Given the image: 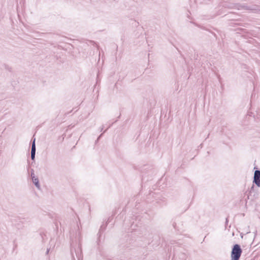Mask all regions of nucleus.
<instances>
[{
	"instance_id": "obj_2",
	"label": "nucleus",
	"mask_w": 260,
	"mask_h": 260,
	"mask_svg": "<svg viewBox=\"0 0 260 260\" xmlns=\"http://www.w3.org/2000/svg\"><path fill=\"white\" fill-rule=\"evenodd\" d=\"M235 8L238 10H250L253 13L260 14V6L257 5L248 6L245 4H236Z\"/></svg>"
},
{
	"instance_id": "obj_12",
	"label": "nucleus",
	"mask_w": 260,
	"mask_h": 260,
	"mask_svg": "<svg viewBox=\"0 0 260 260\" xmlns=\"http://www.w3.org/2000/svg\"><path fill=\"white\" fill-rule=\"evenodd\" d=\"M102 134H101V135L99 136V137L98 138V139H97V140H98V141L100 139V138L102 137Z\"/></svg>"
},
{
	"instance_id": "obj_3",
	"label": "nucleus",
	"mask_w": 260,
	"mask_h": 260,
	"mask_svg": "<svg viewBox=\"0 0 260 260\" xmlns=\"http://www.w3.org/2000/svg\"><path fill=\"white\" fill-rule=\"evenodd\" d=\"M242 252V250L240 245H234L231 251V260H239Z\"/></svg>"
},
{
	"instance_id": "obj_1",
	"label": "nucleus",
	"mask_w": 260,
	"mask_h": 260,
	"mask_svg": "<svg viewBox=\"0 0 260 260\" xmlns=\"http://www.w3.org/2000/svg\"><path fill=\"white\" fill-rule=\"evenodd\" d=\"M76 236L78 237V240H75V241L73 240H72V242L71 243V252L72 255V257L74 258V252L76 257L79 259L82 254V250L80 244V233L79 232L76 233Z\"/></svg>"
},
{
	"instance_id": "obj_10",
	"label": "nucleus",
	"mask_w": 260,
	"mask_h": 260,
	"mask_svg": "<svg viewBox=\"0 0 260 260\" xmlns=\"http://www.w3.org/2000/svg\"><path fill=\"white\" fill-rule=\"evenodd\" d=\"M173 227H174L175 229H176V223H174L173 224Z\"/></svg>"
},
{
	"instance_id": "obj_9",
	"label": "nucleus",
	"mask_w": 260,
	"mask_h": 260,
	"mask_svg": "<svg viewBox=\"0 0 260 260\" xmlns=\"http://www.w3.org/2000/svg\"><path fill=\"white\" fill-rule=\"evenodd\" d=\"M31 179H32V178H36V177L35 176V174H34V171L33 169L31 170Z\"/></svg>"
},
{
	"instance_id": "obj_14",
	"label": "nucleus",
	"mask_w": 260,
	"mask_h": 260,
	"mask_svg": "<svg viewBox=\"0 0 260 260\" xmlns=\"http://www.w3.org/2000/svg\"><path fill=\"white\" fill-rule=\"evenodd\" d=\"M102 229H103V225H102V226H101V228H100V231H101Z\"/></svg>"
},
{
	"instance_id": "obj_11",
	"label": "nucleus",
	"mask_w": 260,
	"mask_h": 260,
	"mask_svg": "<svg viewBox=\"0 0 260 260\" xmlns=\"http://www.w3.org/2000/svg\"><path fill=\"white\" fill-rule=\"evenodd\" d=\"M103 129H104V126L102 125V126L100 128L101 132H102L103 130Z\"/></svg>"
},
{
	"instance_id": "obj_13",
	"label": "nucleus",
	"mask_w": 260,
	"mask_h": 260,
	"mask_svg": "<svg viewBox=\"0 0 260 260\" xmlns=\"http://www.w3.org/2000/svg\"><path fill=\"white\" fill-rule=\"evenodd\" d=\"M49 249H47V251H46V254H48L49 253Z\"/></svg>"
},
{
	"instance_id": "obj_8",
	"label": "nucleus",
	"mask_w": 260,
	"mask_h": 260,
	"mask_svg": "<svg viewBox=\"0 0 260 260\" xmlns=\"http://www.w3.org/2000/svg\"><path fill=\"white\" fill-rule=\"evenodd\" d=\"M254 185L252 184V186L251 187L250 190H249V194H251L253 192H254Z\"/></svg>"
},
{
	"instance_id": "obj_6",
	"label": "nucleus",
	"mask_w": 260,
	"mask_h": 260,
	"mask_svg": "<svg viewBox=\"0 0 260 260\" xmlns=\"http://www.w3.org/2000/svg\"><path fill=\"white\" fill-rule=\"evenodd\" d=\"M236 4H232L230 2H224L222 3L221 6L224 8H229V9H233L235 8Z\"/></svg>"
},
{
	"instance_id": "obj_4",
	"label": "nucleus",
	"mask_w": 260,
	"mask_h": 260,
	"mask_svg": "<svg viewBox=\"0 0 260 260\" xmlns=\"http://www.w3.org/2000/svg\"><path fill=\"white\" fill-rule=\"evenodd\" d=\"M253 183L257 187H260V170H256L255 171L253 176Z\"/></svg>"
},
{
	"instance_id": "obj_5",
	"label": "nucleus",
	"mask_w": 260,
	"mask_h": 260,
	"mask_svg": "<svg viewBox=\"0 0 260 260\" xmlns=\"http://www.w3.org/2000/svg\"><path fill=\"white\" fill-rule=\"evenodd\" d=\"M36 139H34L33 141L31 142V159L32 160H34L35 159V155H36Z\"/></svg>"
},
{
	"instance_id": "obj_7",
	"label": "nucleus",
	"mask_w": 260,
	"mask_h": 260,
	"mask_svg": "<svg viewBox=\"0 0 260 260\" xmlns=\"http://www.w3.org/2000/svg\"><path fill=\"white\" fill-rule=\"evenodd\" d=\"M32 181L34 184H35V185L36 186V187L38 189H40L41 186H40L39 180V179L38 178V177L32 178Z\"/></svg>"
}]
</instances>
